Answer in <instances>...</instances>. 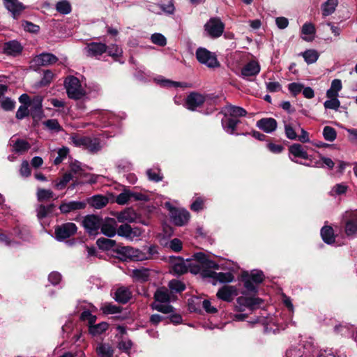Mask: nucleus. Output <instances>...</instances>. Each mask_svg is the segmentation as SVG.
<instances>
[{"mask_svg":"<svg viewBox=\"0 0 357 357\" xmlns=\"http://www.w3.org/2000/svg\"><path fill=\"white\" fill-rule=\"evenodd\" d=\"M304 85L301 83L292 82L288 84V89L291 95L296 97L303 89Z\"/></svg>","mask_w":357,"mask_h":357,"instance_id":"6e6d98bb","label":"nucleus"},{"mask_svg":"<svg viewBox=\"0 0 357 357\" xmlns=\"http://www.w3.org/2000/svg\"><path fill=\"white\" fill-rule=\"evenodd\" d=\"M264 280L263 273L260 271L254 270L250 273L244 272L242 274V281L244 283V287L249 292H255L257 285L261 283Z\"/></svg>","mask_w":357,"mask_h":357,"instance_id":"423d86ee","label":"nucleus"},{"mask_svg":"<svg viewBox=\"0 0 357 357\" xmlns=\"http://www.w3.org/2000/svg\"><path fill=\"white\" fill-rule=\"evenodd\" d=\"M204 30L212 38H217L222 36L225 30V24L219 17H211L204 24Z\"/></svg>","mask_w":357,"mask_h":357,"instance_id":"1a4fd4ad","label":"nucleus"},{"mask_svg":"<svg viewBox=\"0 0 357 357\" xmlns=\"http://www.w3.org/2000/svg\"><path fill=\"white\" fill-rule=\"evenodd\" d=\"M161 85L166 87H188L186 82H175L170 79H164L161 80Z\"/></svg>","mask_w":357,"mask_h":357,"instance_id":"5fc2aeb1","label":"nucleus"},{"mask_svg":"<svg viewBox=\"0 0 357 357\" xmlns=\"http://www.w3.org/2000/svg\"><path fill=\"white\" fill-rule=\"evenodd\" d=\"M116 227L117 224L115 219L108 218L103 221L102 220L100 229L104 235L113 237L117 233Z\"/></svg>","mask_w":357,"mask_h":357,"instance_id":"6ab92c4d","label":"nucleus"},{"mask_svg":"<svg viewBox=\"0 0 357 357\" xmlns=\"http://www.w3.org/2000/svg\"><path fill=\"white\" fill-rule=\"evenodd\" d=\"M289 154L293 156H308L306 151H303L302 145L300 144H294L289 148Z\"/></svg>","mask_w":357,"mask_h":357,"instance_id":"a19ab883","label":"nucleus"},{"mask_svg":"<svg viewBox=\"0 0 357 357\" xmlns=\"http://www.w3.org/2000/svg\"><path fill=\"white\" fill-rule=\"evenodd\" d=\"M43 125H45L51 131L59 132L63 130V128L60 126L58 120L55 119H48L44 121Z\"/></svg>","mask_w":357,"mask_h":357,"instance_id":"37998d69","label":"nucleus"},{"mask_svg":"<svg viewBox=\"0 0 357 357\" xmlns=\"http://www.w3.org/2000/svg\"><path fill=\"white\" fill-rule=\"evenodd\" d=\"M54 77V74L52 73L51 70H45L43 72V77L40 79L39 82V85L40 86H48L52 81Z\"/></svg>","mask_w":357,"mask_h":357,"instance_id":"09e8293b","label":"nucleus"},{"mask_svg":"<svg viewBox=\"0 0 357 357\" xmlns=\"http://www.w3.org/2000/svg\"><path fill=\"white\" fill-rule=\"evenodd\" d=\"M72 178L70 173H66L59 181L55 182V188L58 190L63 189Z\"/></svg>","mask_w":357,"mask_h":357,"instance_id":"8fccbe9b","label":"nucleus"},{"mask_svg":"<svg viewBox=\"0 0 357 357\" xmlns=\"http://www.w3.org/2000/svg\"><path fill=\"white\" fill-rule=\"evenodd\" d=\"M58 13L62 15H68L72 11V6L68 0L59 1L55 6Z\"/></svg>","mask_w":357,"mask_h":357,"instance_id":"4c0bfd02","label":"nucleus"},{"mask_svg":"<svg viewBox=\"0 0 357 357\" xmlns=\"http://www.w3.org/2000/svg\"><path fill=\"white\" fill-rule=\"evenodd\" d=\"M260 66L255 60L247 63L241 69V75L243 77H252L257 75L260 72Z\"/></svg>","mask_w":357,"mask_h":357,"instance_id":"5701e85b","label":"nucleus"},{"mask_svg":"<svg viewBox=\"0 0 357 357\" xmlns=\"http://www.w3.org/2000/svg\"><path fill=\"white\" fill-rule=\"evenodd\" d=\"M4 7L11 13L13 19L17 20L26 6L18 0H2Z\"/></svg>","mask_w":357,"mask_h":357,"instance_id":"ddd939ff","label":"nucleus"},{"mask_svg":"<svg viewBox=\"0 0 357 357\" xmlns=\"http://www.w3.org/2000/svg\"><path fill=\"white\" fill-rule=\"evenodd\" d=\"M316 32L315 26L310 22L305 23L301 29V33L304 35H312Z\"/></svg>","mask_w":357,"mask_h":357,"instance_id":"338daca9","label":"nucleus"},{"mask_svg":"<svg viewBox=\"0 0 357 357\" xmlns=\"http://www.w3.org/2000/svg\"><path fill=\"white\" fill-rule=\"evenodd\" d=\"M108 47L105 43L91 42L86 45L85 50L87 56L91 57H98L102 54L106 53Z\"/></svg>","mask_w":357,"mask_h":357,"instance_id":"dca6fc26","label":"nucleus"},{"mask_svg":"<svg viewBox=\"0 0 357 357\" xmlns=\"http://www.w3.org/2000/svg\"><path fill=\"white\" fill-rule=\"evenodd\" d=\"M97 245L103 250H109L115 245V241L106 238H100L97 240Z\"/></svg>","mask_w":357,"mask_h":357,"instance_id":"c03bdc74","label":"nucleus"},{"mask_svg":"<svg viewBox=\"0 0 357 357\" xmlns=\"http://www.w3.org/2000/svg\"><path fill=\"white\" fill-rule=\"evenodd\" d=\"M277 126L278 123L273 118H262L257 122V126L266 133L274 131Z\"/></svg>","mask_w":357,"mask_h":357,"instance_id":"b1692460","label":"nucleus"},{"mask_svg":"<svg viewBox=\"0 0 357 357\" xmlns=\"http://www.w3.org/2000/svg\"><path fill=\"white\" fill-rule=\"evenodd\" d=\"M262 303V300L259 298L254 296H241L237 298L236 310L238 312H243L246 308L253 310Z\"/></svg>","mask_w":357,"mask_h":357,"instance_id":"9d476101","label":"nucleus"},{"mask_svg":"<svg viewBox=\"0 0 357 357\" xmlns=\"http://www.w3.org/2000/svg\"><path fill=\"white\" fill-rule=\"evenodd\" d=\"M149 276V271L145 268L135 269L132 271V277L139 281H146Z\"/></svg>","mask_w":357,"mask_h":357,"instance_id":"a18cd8bd","label":"nucleus"},{"mask_svg":"<svg viewBox=\"0 0 357 357\" xmlns=\"http://www.w3.org/2000/svg\"><path fill=\"white\" fill-rule=\"evenodd\" d=\"M345 232L347 236L357 234V211L347 213Z\"/></svg>","mask_w":357,"mask_h":357,"instance_id":"a211bd4d","label":"nucleus"},{"mask_svg":"<svg viewBox=\"0 0 357 357\" xmlns=\"http://www.w3.org/2000/svg\"><path fill=\"white\" fill-rule=\"evenodd\" d=\"M107 47L108 49L106 52L108 55L113 58L114 61H119L123 54L122 49L116 44L107 45Z\"/></svg>","mask_w":357,"mask_h":357,"instance_id":"58836bf2","label":"nucleus"},{"mask_svg":"<svg viewBox=\"0 0 357 357\" xmlns=\"http://www.w3.org/2000/svg\"><path fill=\"white\" fill-rule=\"evenodd\" d=\"M43 97L41 96H35L31 100L30 105L31 109H40L43 108Z\"/></svg>","mask_w":357,"mask_h":357,"instance_id":"774afa93","label":"nucleus"},{"mask_svg":"<svg viewBox=\"0 0 357 357\" xmlns=\"http://www.w3.org/2000/svg\"><path fill=\"white\" fill-rule=\"evenodd\" d=\"M324 105L326 109L337 110L340 106V102L337 98H331L325 101Z\"/></svg>","mask_w":357,"mask_h":357,"instance_id":"0e129e2a","label":"nucleus"},{"mask_svg":"<svg viewBox=\"0 0 357 357\" xmlns=\"http://www.w3.org/2000/svg\"><path fill=\"white\" fill-rule=\"evenodd\" d=\"M284 132L286 137L289 139H297V134L294 130V128L292 127V126L290 123H285L284 124Z\"/></svg>","mask_w":357,"mask_h":357,"instance_id":"680f3d73","label":"nucleus"},{"mask_svg":"<svg viewBox=\"0 0 357 357\" xmlns=\"http://www.w3.org/2000/svg\"><path fill=\"white\" fill-rule=\"evenodd\" d=\"M77 226L75 223L67 222L61 225L55 229V235L57 240L61 241L69 238L77 231Z\"/></svg>","mask_w":357,"mask_h":357,"instance_id":"f8f14e48","label":"nucleus"},{"mask_svg":"<svg viewBox=\"0 0 357 357\" xmlns=\"http://www.w3.org/2000/svg\"><path fill=\"white\" fill-rule=\"evenodd\" d=\"M130 199V191L125 190L116 197V202L119 204L123 205L128 203Z\"/></svg>","mask_w":357,"mask_h":357,"instance_id":"4d7b16f0","label":"nucleus"},{"mask_svg":"<svg viewBox=\"0 0 357 357\" xmlns=\"http://www.w3.org/2000/svg\"><path fill=\"white\" fill-rule=\"evenodd\" d=\"M338 5V0H327L321 6L322 15L328 16L332 15Z\"/></svg>","mask_w":357,"mask_h":357,"instance_id":"2f4dec72","label":"nucleus"},{"mask_svg":"<svg viewBox=\"0 0 357 357\" xmlns=\"http://www.w3.org/2000/svg\"><path fill=\"white\" fill-rule=\"evenodd\" d=\"M37 197L39 201L48 200L53 197V192L50 190L38 189Z\"/></svg>","mask_w":357,"mask_h":357,"instance_id":"bf43d9fd","label":"nucleus"},{"mask_svg":"<svg viewBox=\"0 0 357 357\" xmlns=\"http://www.w3.org/2000/svg\"><path fill=\"white\" fill-rule=\"evenodd\" d=\"M15 101L9 97L5 98L0 102L1 107L5 111H12L15 107Z\"/></svg>","mask_w":357,"mask_h":357,"instance_id":"603ef678","label":"nucleus"},{"mask_svg":"<svg viewBox=\"0 0 357 357\" xmlns=\"http://www.w3.org/2000/svg\"><path fill=\"white\" fill-rule=\"evenodd\" d=\"M116 218L119 222H133L137 220L138 216L132 208H128L118 213Z\"/></svg>","mask_w":357,"mask_h":357,"instance_id":"a878e982","label":"nucleus"},{"mask_svg":"<svg viewBox=\"0 0 357 357\" xmlns=\"http://www.w3.org/2000/svg\"><path fill=\"white\" fill-rule=\"evenodd\" d=\"M241 123L238 119L233 118L225 114V118L222 119V126L224 130L230 135H238L236 132L237 126Z\"/></svg>","mask_w":357,"mask_h":357,"instance_id":"412c9836","label":"nucleus"},{"mask_svg":"<svg viewBox=\"0 0 357 357\" xmlns=\"http://www.w3.org/2000/svg\"><path fill=\"white\" fill-rule=\"evenodd\" d=\"M168 287H169V289L171 290L172 293V292H176V293L181 292L185 288V284L183 282H181V281L177 280H172L169 281Z\"/></svg>","mask_w":357,"mask_h":357,"instance_id":"49530a36","label":"nucleus"},{"mask_svg":"<svg viewBox=\"0 0 357 357\" xmlns=\"http://www.w3.org/2000/svg\"><path fill=\"white\" fill-rule=\"evenodd\" d=\"M71 140L76 146L82 147L91 153H97L102 148L100 140L98 138L76 135L71 137Z\"/></svg>","mask_w":357,"mask_h":357,"instance_id":"7ed1b4c3","label":"nucleus"},{"mask_svg":"<svg viewBox=\"0 0 357 357\" xmlns=\"http://www.w3.org/2000/svg\"><path fill=\"white\" fill-rule=\"evenodd\" d=\"M30 148V144L25 139H17L13 144V150L20 154H24Z\"/></svg>","mask_w":357,"mask_h":357,"instance_id":"72a5a7b5","label":"nucleus"},{"mask_svg":"<svg viewBox=\"0 0 357 357\" xmlns=\"http://www.w3.org/2000/svg\"><path fill=\"white\" fill-rule=\"evenodd\" d=\"M189 271L192 274H200L203 278H207L211 269H220V266L211 260L203 252L195 253L191 259H188Z\"/></svg>","mask_w":357,"mask_h":357,"instance_id":"f257e3e1","label":"nucleus"},{"mask_svg":"<svg viewBox=\"0 0 357 357\" xmlns=\"http://www.w3.org/2000/svg\"><path fill=\"white\" fill-rule=\"evenodd\" d=\"M151 40L153 44L158 45L160 47H164L167 44L166 38L162 34L159 33L152 34Z\"/></svg>","mask_w":357,"mask_h":357,"instance_id":"864d4df0","label":"nucleus"},{"mask_svg":"<svg viewBox=\"0 0 357 357\" xmlns=\"http://www.w3.org/2000/svg\"><path fill=\"white\" fill-rule=\"evenodd\" d=\"M102 219L95 215H89L84 218L83 226L90 235H96L101 225Z\"/></svg>","mask_w":357,"mask_h":357,"instance_id":"9b49d317","label":"nucleus"},{"mask_svg":"<svg viewBox=\"0 0 357 357\" xmlns=\"http://www.w3.org/2000/svg\"><path fill=\"white\" fill-rule=\"evenodd\" d=\"M22 26L26 31L29 33H37L40 31V26L38 25L27 20H23L22 22Z\"/></svg>","mask_w":357,"mask_h":357,"instance_id":"3c124183","label":"nucleus"},{"mask_svg":"<svg viewBox=\"0 0 357 357\" xmlns=\"http://www.w3.org/2000/svg\"><path fill=\"white\" fill-rule=\"evenodd\" d=\"M30 115L32 117L33 121L36 122L40 121L45 116L43 108L30 109Z\"/></svg>","mask_w":357,"mask_h":357,"instance_id":"e2e57ef3","label":"nucleus"},{"mask_svg":"<svg viewBox=\"0 0 357 357\" xmlns=\"http://www.w3.org/2000/svg\"><path fill=\"white\" fill-rule=\"evenodd\" d=\"M131 297V292L129 289L125 287L118 288L115 292V299L121 303H127Z\"/></svg>","mask_w":357,"mask_h":357,"instance_id":"c756f323","label":"nucleus"},{"mask_svg":"<svg viewBox=\"0 0 357 357\" xmlns=\"http://www.w3.org/2000/svg\"><path fill=\"white\" fill-rule=\"evenodd\" d=\"M285 357H312V356L305 352V346L299 344L289 349Z\"/></svg>","mask_w":357,"mask_h":357,"instance_id":"c85d7f7f","label":"nucleus"},{"mask_svg":"<svg viewBox=\"0 0 357 357\" xmlns=\"http://www.w3.org/2000/svg\"><path fill=\"white\" fill-rule=\"evenodd\" d=\"M109 327L107 322L102 321L98 324L89 326V332L93 336L101 335L105 332Z\"/></svg>","mask_w":357,"mask_h":357,"instance_id":"c9c22d12","label":"nucleus"},{"mask_svg":"<svg viewBox=\"0 0 357 357\" xmlns=\"http://www.w3.org/2000/svg\"><path fill=\"white\" fill-rule=\"evenodd\" d=\"M188 259L184 260L182 258L175 259L173 261L172 271L174 273L181 275L189 271Z\"/></svg>","mask_w":357,"mask_h":357,"instance_id":"cd10ccee","label":"nucleus"},{"mask_svg":"<svg viewBox=\"0 0 357 357\" xmlns=\"http://www.w3.org/2000/svg\"><path fill=\"white\" fill-rule=\"evenodd\" d=\"M238 294L237 288L234 286L225 285L220 288L216 296L218 298L227 302H231L234 296Z\"/></svg>","mask_w":357,"mask_h":357,"instance_id":"f3484780","label":"nucleus"},{"mask_svg":"<svg viewBox=\"0 0 357 357\" xmlns=\"http://www.w3.org/2000/svg\"><path fill=\"white\" fill-rule=\"evenodd\" d=\"M121 252L127 258L133 261H143L149 259V255H147L146 252L132 247H123Z\"/></svg>","mask_w":357,"mask_h":357,"instance_id":"4468645a","label":"nucleus"},{"mask_svg":"<svg viewBox=\"0 0 357 357\" xmlns=\"http://www.w3.org/2000/svg\"><path fill=\"white\" fill-rule=\"evenodd\" d=\"M321 236L323 241L327 244H331L335 241L333 229L330 226H325L321 229Z\"/></svg>","mask_w":357,"mask_h":357,"instance_id":"f704fd0d","label":"nucleus"},{"mask_svg":"<svg viewBox=\"0 0 357 357\" xmlns=\"http://www.w3.org/2000/svg\"><path fill=\"white\" fill-rule=\"evenodd\" d=\"M206 100L205 97L199 93L191 92L185 99L186 107L191 111L202 106Z\"/></svg>","mask_w":357,"mask_h":357,"instance_id":"2eb2a0df","label":"nucleus"},{"mask_svg":"<svg viewBox=\"0 0 357 357\" xmlns=\"http://www.w3.org/2000/svg\"><path fill=\"white\" fill-rule=\"evenodd\" d=\"M196 59L202 64L208 68H215L220 66L215 53L210 52L204 47H199L196 50Z\"/></svg>","mask_w":357,"mask_h":357,"instance_id":"0eeeda50","label":"nucleus"},{"mask_svg":"<svg viewBox=\"0 0 357 357\" xmlns=\"http://www.w3.org/2000/svg\"><path fill=\"white\" fill-rule=\"evenodd\" d=\"M58 58L52 53H41L33 59V62L38 66H46L56 63Z\"/></svg>","mask_w":357,"mask_h":357,"instance_id":"4be33fe9","label":"nucleus"},{"mask_svg":"<svg viewBox=\"0 0 357 357\" xmlns=\"http://www.w3.org/2000/svg\"><path fill=\"white\" fill-rule=\"evenodd\" d=\"M165 206L169 210L170 219L175 225L182 227L189 222L190 214L186 209L173 207L169 202L165 203Z\"/></svg>","mask_w":357,"mask_h":357,"instance_id":"20e7f679","label":"nucleus"},{"mask_svg":"<svg viewBox=\"0 0 357 357\" xmlns=\"http://www.w3.org/2000/svg\"><path fill=\"white\" fill-rule=\"evenodd\" d=\"M88 202L91 206L96 208H101L107 205L108 199L102 195H96L89 198Z\"/></svg>","mask_w":357,"mask_h":357,"instance_id":"473e14b6","label":"nucleus"},{"mask_svg":"<svg viewBox=\"0 0 357 357\" xmlns=\"http://www.w3.org/2000/svg\"><path fill=\"white\" fill-rule=\"evenodd\" d=\"M323 136L326 141L333 142L337 137V132L334 128L327 126L324 128Z\"/></svg>","mask_w":357,"mask_h":357,"instance_id":"79ce46f5","label":"nucleus"},{"mask_svg":"<svg viewBox=\"0 0 357 357\" xmlns=\"http://www.w3.org/2000/svg\"><path fill=\"white\" fill-rule=\"evenodd\" d=\"M155 303L152 304V307L159 312L167 314L173 311V307L169 303L174 299L172 293H169L165 287H160L154 294Z\"/></svg>","mask_w":357,"mask_h":357,"instance_id":"f03ea898","label":"nucleus"},{"mask_svg":"<svg viewBox=\"0 0 357 357\" xmlns=\"http://www.w3.org/2000/svg\"><path fill=\"white\" fill-rule=\"evenodd\" d=\"M22 50L23 47L22 45L15 40L5 43L3 47V54L12 56H17L20 55Z\"/></svg>","mask_w":357,"mask_h":357,"instance_id":"aec40b11","label":"nucleus"},{"mask_svg":"<svg viewBox=\"0 0 357 357\" xmlns=\"http://www.w3.org/2000/svg\"><path fill=\"white\" fill-rule=\"evenodd\" d=\"M146 174L149 180L158 182L162 179V175L160 169L157 168L149 169L146 171Z\"/></svg>","mask_w":357,"mask_h":357,"instance_id":"de8ad7c7","label":"nucleus"},{"mask_svg":"<svg viewBox=\"0 0 357 357\" xmlns=\"http://www.w3.org/2000/svg\"><path fill=\"white\" fill-rule=\"evenodd\" d=\"M96 354L99 357H112L113 349L109 344L100 342L96 347Z\"/></svg>","mask_w":357,"mask_h":357,"instance_id":"7c9ffc66","label":"nucleus"},{"mask_svg":"<svg viewBox=\"0 0 357 357\" xmlns=\"http://www.w3.org/2000/svg\"><path fill=\"white\" fill-rule=\"evenodd\" d=\"M86 203L80 201H70L63 202L61 204L59 208L62 213H67L73 211L84 208Z\"/></svg>","mask_w":357,"mask_h":357,"instance_id":"bb28decb","label":"nucleus"},{"mask_svg":"<svg viewBox=\"0 0 357 357\" xmlns=\"http://www.w3.org/2000/svg\"><path fill=\"white\" fill-rule=\"evenodd\" d=\"M228 112L230 116L235 119L245 116L248 114L244 108L234 105H229L228 107Z\"/></svg>","mask_w":357,"mask_h":357,"instance_id":"ea45409f","label":"nucleus"},{"mask_svg":"<svg viewBox=\"0 0 357 357\" xmlns=\"http://www.w3.org/2000/svg\"><path fill=\"white\" fill-rule=\"evenodd\" d=\"M292 161L307 167H322L326 165L331 169L334 166L330 158H293Z\"/></svg>","mask_w":357,"mask_h":357,"instance_id":"6e6552de","label":"nucleus"},{"mask_svg":"<svg viewBox=\"0 0 357 357\" xmlns=\"http://www.w3.org/2000/svg\"><path fill=\"white\" fill-rule=\"evenodd\" d=\"M53 208V205H49V206H43L40 205L37 208V216L39 219H42L45 217H46L50 213L52 212Z\"/></svg>","mask_w":357,"mask_h":357,"instance_id":"13d9d810","label":"nucleus"},{"mask_svg":"<svg viewBox=\"0 0 357 357\" xmlns=\"http://www.w3.org/2000/svg\"><path fill=\"white\" fill-rule=\"evenodd\" d=\"M64 83L66 93L69 98L80 100L85 96V92L81 89L79 80L76 77H68Z\"/></svg>","mask_w":357,"mask_h":357,"instance_id":"39448f33","label":"nucleus"},{"mask_svg":"<svg viewBox=\"0 0 357 357\" xmlns=\"http://www.w3.org/2000/svg\"><path fill=\"white\" fill-rule=\"evenodd\" d=\"M215 270V269H211L207 278H212L215 282H220L222 283L231 282L234 280V277L230 272L217 273Z\"/></svg>","mask_w":357,"mask_h":357,"instance_id":"393cba45","label":"nucleus"},{"mask_svg":"<svg viewBox=\"0 0 357 357\" xmlns=\"http://www.w3.org/2000/svg\"><path fill=\"white\" fill-rule=\"evenodd\" d=\"M29 115L30 109H29V107L20 105L16 112L15 117L19 120H22Z\"/></svg>","mask_w":357,"mask_h":357,"instance_id":"052dcab7","label":"nucleus"},{"mask_svg":"<svg viewBox=\"0 0 357 357\" xmlns=\"http://www.w3.org/2000/svg\"><path fill=\"white\" fill-rule=\"evenodd\" d=\"M131 229L132 227L128 224L122 225L119 227L117 234L119 236L128 238Z\"/></svg>","mask_w":357,"mask_h":357,"instance_id":"69168bd1","label":"nucleus"},{"mask_svg":"<svg viewBox=\"0 0 357 357\" xmlns=\"http://www.w3.org/2000/svg\"><path fill=\"white\" fill-rule=\"evenodd\" d=\"M301 55L307 64L315 63L319 56L318 52L313 49L305 50L304 52L301 53Z\"/></svg>","mask_w":357,"mask_h":357,"instance_id":"e433bc0d","label":"nucleus"}]
</instances>
